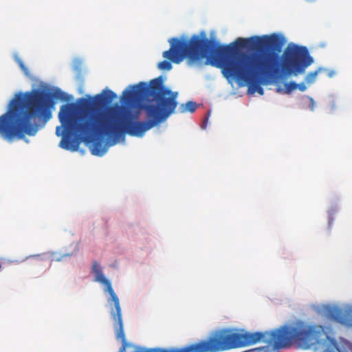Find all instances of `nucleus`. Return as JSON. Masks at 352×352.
<instances>
[{
	"instance_id": "ddd939ff",
	"label": "nucleus",
	"mask_w": 352,
	"mask_h": 352,
	"mask_svg": "<svg viewBox=\"0 0 352 352\" xmlns=\"http://www.w3.org/2000/svg\"><path fill=\"white\" fill-rule=\"evenodd\" d=\"M16 61L17 63V64L19 65V66L20 67L21 69L23 71V72L24 73V74L27 76H30V72H29V69L28 68L24 65L23 60L19 58H16Z\"/></svg>"
},
{
	"instance_id": "4468645a",
	"label": "nucleus",
	"mask_w": 352,
	"mask_h": 352,
	"mask_svg": "<svg viewBox=\"0 0 352 352\" xmlns=\"http://www.w3.org/2000/svg\"><path fill=\"white\" fill-rule=\"evenodd\" d=\"M300 91H305L307 89V87L304 82H301L300 84H298V87Z\"/></svg>"
},
{
	"instance_id": "f257e3e1",
	"label": "nucleus",
	"mask_w": 352,
	"mask_h": 352,
	"mask_svg": "<svg viewBox=\"0 0 352 352\" xmlns=\"http://www.w3.org/2000/svg\"><path fill=\"white\" fill-rule=\"evenodd\" d=\"M177 92H173L164 86L162 76L151 80L149 84L140 82L131 85L122 93V100L129 104L138 98L150 100L143 109L147 121L131 119L123 120L119 107H109L94 113L90 118L79 116L73 104H63L58 113L61 126L56 129L57 136H62L60 146L75 151L79 140L91 142V153L102 156L106 151L104 137H120L127 133L142 137L146 131L165 121L177 106Z\"/></svg>"
},
{
	"instance_id": "39448f33",
	"label": "nucleus",
	"mask_w": 352,
	"mask_h": 352,
	"mask_svg": "<svg viewBox=\"0 0 352 352\" xmlns=\"http://www.w3.org/2000/svg\"><path fill=\"white\" fill-rule=\"evenodd\" d=\"M92 271L96 275V280L104 285L105 286V291L109 294L110 298L108 300V302L109 303L112 302L114 305V309L111 308V316L114 321L113 327L123 325L119 298L115 293L111 282L103 275L97 261L93 263Z\"/></svg>"
},
{
	"instance_id": "f03ea898",
	"label": "nucleus",
	"mask_w": 352,
	"mask_h": 352,
	"mask_svg": "<svg viewBox=\"0 0 352 352\" xmlns=\"http://www.w3.org/2000/svg\"><path fill=\"white\" fill-rule=\"evenodd\" d=\"M170 47L163 52V57L179 64L187 58L188 65L199 63L204 58L222 69L227 79L234 78L248 85L253 92L263 94L261 84L279 72L278 56L285 40L278 34L237 38L226 45L193 35L189 40L169 39Z\"/></svg>"
},
{
	"instance_id": "6e6552de",
	"label": "nucleus",
	"mask_w": 352,
	"mask_h": 352,
	"mask_svg": "<svg viewBox=\"0 0 352 352\" xmlns=\"http://www.w3.org/2000/svg\"><path fill=\"white\" fill-rule=\"evenodd\" d=\"M197 105L196 102L188 101L186 104H182L179 107V111L181 113L186 112L193 113L196 111Z\"/></svg>"
},
{
	"instance_id": "20e7f679",
	"label": "nucleus",
	"mask_w": 352,
	"mask_h": 352,
	"mask_svg": "<svg viewBox=\"0 0 352 352\" xmlns=\"http://www.w3.org/2000/svg\"><path fill=\"white\" fill-rule=\"evenodd\" d=\"M314 62L306 47L289 43L282 55L280 69L283 74L303 73Z\"/></svg>"
},
{
	"instance_id": "423d86ee",
	"label": "nucleus",
	"mask_w": 352,
	"mask_h": 352,
	"mask_svg": "<svg viewBox=\"0 0 352 352\" xmlns=\"http://www.w3.org/2000/svg\"><path fill=\"white\" fill-rule=\"evenodd\" d=\"M116 97L117 95L112 91L109 89L104 90L102 94L96 95L91 101H84V107H89L91 105L93 107V111L89 115L86 113H79L77 111H76V112L80 116H85L90 118L96 112L98 111H103L109 108V107H106L107 104L111 103ZM72 104L74 108H76L75 105L74 104ZM75 110H76V109H75Z\"/></svg>"
},
{
	"instance_id": "2eb2a0df",
	"label": "nucleus",
	"mask_w": 352,
	"mask_h": 352,
	"mask_svg": "<svg viewBox=\"0 0 352 352\" xmlns=\"http://www.w3.org/2000/svg\"><path fill=\"white\" fill-rule=\"evenodd\" d=\"M311 109L314 110V102L313 99H311Z\"/></svg>"
},
{
	"instance_id": "7ed1b4c3",
	"label": "nucleus",
	"mask_w": 352,
	"mask_h": 352,
	"mask_svg": "<svg viewBox=\"0 0 352 352\" xmlns=\"http://www.w3.org/2000/svg\"><path fill=\"white\" fill-rule=\"evenodd\" d=\"M54 104V94L45 89L16 94L0 116V137L12 141L35 135L52 118Z\"/></svg>"
},
{
	"instance_id": "f8f14e48",
	"label": "nucleus",
	"mask_w": 352,
	"mask_h": 352,
	"mask_svg": "<svg viewBox=\"0 0 352 352\" xmlns=\"http://www.w3.org/2000/svg\"><path fill=\"white\" fill-rule=\"evenodd\" d=\"M158 68L162 70H170L172 69V64L170 61L163 60L158 63Z\"/></svg>"
},
{
	"instance_id": "1a4fd4ad",
	"label": "nucleus",
	"mask_w": 352,
	"mask_h": 352,
	"mask_svg": "<svg viewBox=\"0 0 352 352\" xmlns=\"http://www.w3.org/2000/svg\"><path fill=\"white\" fill-rule=\"evenodd\" d=\"M38 262L41 261H54V253H45L42 255L33 256Z\"/></svg>"
},
{
	"instance_id": "9b49d317",
	"label": "nucleus",
	"mask_w": 352,
	"mask_h": 352,
	"mask_svg": "<svg viewBox=\"0 0 352 352\" xmlns=\"http://www.w3.org/2000/svg\"><path fill=\"white\" fill-rule=\"evenodd\" d=\"M298 87V84L295 82H289L285 84V92L286 94H290L294 90H296Z\"/></svg>"
},
{
	"instance_id": "0eeeda50",
	"label": "nucleus",
	"mask_w": 352,
	"mask_h": 352,
	"mask_svg": "<svg viewBox=\"0 0 352 352\" xmlns=\"http://www.w3.org/2000/svg\"><path fill=\"white\" fill-rule=\"evenodd\" d=\"M324 313L331 320L346 327L352 326V320L344 315L342 310L329 305L324 307Z\"/></svg>"
},
{
	"instance_id": "9d476101",
	"label": "nucleus",
	"mask_w": 352,
	"mask_h": 352,
	"mask_svg": "<svg viewBox=\"0 0 352 352\" xmlns=\"http://www.w3.org/2000/svg\"><path fill=\"white\" fill-rule=\"evenodd\" d=\"M321 70V69H318L314 72L309 73L305 78L306 83L308 85L314 83L316 79L318 73L320 72Z\"/></svg>"
}]
</instances>
